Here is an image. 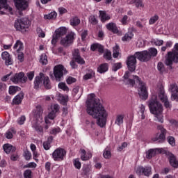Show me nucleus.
<instances>
[{
	"mask_svg": "<svg viewBox=\"0 0 178 178\" xmlns=\"http://www.w3.org/2000/svg\"><path fill=\"white\" fill-rule=\"evenodd\" d=\"M147 52H149L150 59L152 56L154 57L158 55V50L154 47L150 48Z\"/></svg>",
	"mask_w": 178,
	"mask_h": 178,
	"instance_id": "ea45409f",
	"label": "nucleus"
},
{
	"mask_svg": "<svg viewBox=\"0 0 178 178\" xmlns=\"http://www.w3.org/2000/svg\"><path fill=\"white\" fill-rule=\"evenodd\" d=\"M51 112L56 113L59 111V105L58 104H53L51 106Z\"/></svg>",
	"mask_w": 178,
	"mask_h": 178,
	"instance_id": "680f3d73",
	"label": "nucleus"
},
{
	"mask_svg": "<svg viewBox=\"0 0 178 178\" xmlns=\"http://www.w3.org/2000/svg\"><path fill=\"white\" fill-rule=\"evenodd\" d=\"M17 8L19 10H24L29 7L27 1L26 0H13Z\"/></svg>",
	"mask_w": 178,
	"mask_h": 178,
	"instance_id": "f3484780",
	"label": "nucleus"
},
{
	"mask_svg": "<svg viewBox=\"0 0 178 178\" xmlns=\"http://www.w3.org/2000/svg\"><path fill=\"white\" fill-rule=\"evenodd\" d=\"M156 154V151H155V149H151L147 152L146 158L147 159H151L152 156H155Z\"/></svg>",
	"mask_w": 178,
	"mask_h": 178,
	"instance_id": "79ce46f5",
	"label": "nucleus"
},
{
	"mask_svg": "<svg viewBox=\"0 0 178 178\" xmlns=\"http://www.w3.org/2000/svg\"><path fill=\"white\" fill-rule=\"evenodd\" d=\"M74 165L76 169H81V163L79 160V159H76L73 161Z\"/></svg>",
	"mask_w": 178,
	"mask_h": 178,
	"instance_id": "6e6d98bb",
	"label": "nucleus"
},
{
	"mask_svg": "<svg viewBox=\"0 0 178 178\" xmlns=\"http://www.w3.org/2000/svg\"><path fill=\"white\" fill-rule=\"evenodd\" d=\"M157 130H160L161 134L159 136L157 135L156 137L154 138L152 140L153 141H156L159 144H161L163 143L166 138L167 131L162 125H158Z\"/></svg>",
	"mask_w": 178,
	"mask_h": 178,
	"instance_id": "ddd939ff",
	"label": "nucleus"
},
{
	"mask_svg": "<svg viewBox=\"0 0 178 178\" xmlns=\"http://www.w3.org/2000/svg\"><path fill=\"white\" fill-rule=\"evenodd\" d=\"M72 56L73 60L75 62H77L79 65H84V63H86L84 59L81 58V56H80V51H79V49H74V51L72 52Z\"/></svg>",
	"mask_w": 178,
	"mask_h": 178,
	"instance_id": "dca6fc26",
	"label": "nucleus"
},
{
	"mask_svg": "<svg viewBox=\"0 0 178 178\" xmlns=\"http://www.w3.org/2000/svg\"><path fill=\"white\" fill-rule=\"evenodd\" d=\"M32 127L35 130V131H37V133L42 134L44 131V129L42 127H41V125L38 124V122H37V121L33 122Z\"/></svg>",
	"mask_w": 178,
	"mask_h": 178,
	"instance_id": "7c9ffc66",
	"label": "nucleus"
},
{
	"mask_svg": "<svg viewBox=\"0 0 178 178\" xmlns=\"http://www.w3.org/2000/svg\"><path fill=\"white\" fill-rule=\"evenodd\" d=\"M40 62L42 65H47V63H48V56H47V54H42L40 56Z\"/></svg>",
	"mask_w": 178,
	"mask_h": 178,
	"instance_id": "a19ab883",
	"label": "nucleus"
},
{
	"mask_svg": "<svg viewBox=\"0 0 178 178\" xmlns=\"http://www.w3.org/2000/svg\"><path fill=\"white\" fill-rule=\"evenodd\" d=\"M42 113H44V109L40 105L36 106V109L33 111V115L35 120H38L42 117Z\"/></svg>",
	"mask_w": 178,
	"mask_h": 178,
	"instance_id": "6ab92c4d",
	"label": "nucleus"
},
{
	"mask_svg": "<svg viewBox=\"0 0 178 178\" xmlns=\"http://www.w3.org/2000/svg\"><path fill=\"white\" fill-rule=\"evenodd\" d=\"M56 16H58V14L56 13V12H51L48 15H45L44 17V19L49 20L51 19H55Z\"/></svg>",
	"mask_w": 178,
	"mask_h": 178,
	"instance_id": "37998d69",
	"label": "nucleus"
},
{
	"mask_svg": "<svg viewBox=\"0 0 178 178\" xmlns=\"http://www.w3.org/2000/svg\"><path fill=\"white\" fill-rule=\"evenodd\" d=\"M10 81L14 83V84L26 83V81H27V76H25L23 72L16 73L10 77Z\"/></svg>",
	"mask_w": 178,
	"mask_h": 178,
	"instance_id": "f8f14e48",
	"label": "nucleus"
},
{
	"mask_svg": "<svg viewBox=\"0 0 178 178\" xmlns=\"http://www.w3.org/2000/svg\"><path fill=\"white\" fill-rule=\"evenodd\" d=\"M15 27L16 30H24V29H29L30 27V20L29 18H21L15 21Z\"/></svg>",
	"mask_w": 178,
	"mask_h": 178,
	"instance_id": "6e6552de",
	"label": "nucleus"
},
{
	"mask_svg": "<svg viewBox=\"0 0 178 178\" xmlns=\"http://www.w3.org/2000/svg\"><path fill=\"white\" fill-rule=\"evenodd\" d=\"M92 76H94V72L90 71L89 73H87L83 76V80H90V79H92Z\"/></svg>",
	"mask_w": 178,
	"mask_h": 178,
	"instance_id": "4d7b16f0",
	"label": "nucleus"
},
{
	"mask_svg": "<svg viewBox=\"0 0 178 178\" xmlns=\"http://www.w3.org/2000/svg\"><path fill=\"white\" fill-rule=\"evenodd\" d=\"M14 49H16L17 52H20V51H23L24 49V47L23 46V42L19 40H17L13 47Z\"/></svg>",
	"mask_w": 178,
	"mask_h": 178,
	"instance_id": "cd10ccee",
	"label": "nucleus"
},
{
	"mask_svg": "<svg viewBox=\"0 0 178 178\" xmlns=\"http://www.w3.org/2000/svg\"><path fill=\"white\" fill-rule=\"evenodd\" d=\"M5 2H6V0H0V9H5V10L9 12L10 15H13V12L12 11V7L9 6V5H6Z\"/></svg>",
	"mask_w": 178,
	"mask_h": 178,
	"instance_id": "a878e982",
	"label": "nucleus"
},
{
	"mask_svg": "<svg viewBox=\"0 0 178 178\" xmlns=\"http://www.w3.org/2000/svg\"><path fill=\"white\" fill-rule=\"evenodd\" d=\"M106 29H107V30L112 31V33H113L114 34H118V33H119V29H118L116 24H115L113 22L107 24Z\"/></svg>",
	"mask_w": 178,
	"mask_h": 178,
	"instance_id": "412c9836",
	"label": "nucleus"
},
{
	"mask_svg": "<svg viewBox=\"0 0 178 178\" xmlns=\"http://www.w3.org/2000/svg\"><path fill=\"white\" fill-rule=\"evenodd\" d=\"M65 155H66V151L62 148H57L52 153V158L54 161L60 162L65 159Z\"/></svg>",
	"mask_w": 178,
	"mask_h": 178,
	"instance_id": "9b49d317",
	"label": "nucleus"
},
{
	"mask_svg": "<svg viewBox=\"0 0 178 178\" xmlns=\"http://www.w3.org/2000/svg\"><path fill=\"white\" fill-rule=\"evenodd\" d=\"M166 66H172L173 63H178V43H176L172 51H168L165 57Z\"/></svg>",
	"mask_w": 178,
	"mask_h": 178,
	"instance_id": "39448f33",
	"label": "nucleus"
},
{
	"mask_svg": "<svg viewBox=\"0 0 178 178\" xmlns=\"http://www.w3.org/2000/svg\"><path fill=\"white\" fill-rule=\"evenodd\" d=\"M120 48H119V45L115 44V46L113 47V57L118 58L119 55H120Z\"/></svg>",
	"mask_w": 178,
	"mask_h": 178,
	"instance_id": "f704fd0d",
	"label": "nucleus"
},
{
	"mask_svg": "<svg viewBox=\"0 0 178 178\" xmlns=\"http://www.w3.org/2000/svg\"><path fill=\"white\" fill-rule=\"evenodd\" d=\"M135 56L136 59H138L140 62H148L151 60L149 58V52L147 50L136 52Z\"/></svg>",
	"mask_w": 178,
	"mask_h": 178,
	"instance_id": "4468645a",
	"label": "nucleus"
},
{
	"mask_svg": "<svg viewBox=\"0 0 178 178\" xmlns=\"http://www.w3.org/2000/svg\"><path fill=\"white\" fill-rule=\"evenodd\" d=\"M67 97L63 96V95H58V101H60L62 105H67Z\"/></svg>",
	"mask_w": 178,
	"mask_h": 178,
	"instance_id": "58836bf2",
	"label": "nucleus"
},
{
	"mask_svg": "<svg viewBox=\"0 0 178 178\" xmlns=\"http://www.w3.org/2000/svg\"><path fill=\"white\" fill-rule=\"evenodd\" d=\"M18 124H24V122H26V117L24 115L21 116L18 119Z\"/></svg>",
	"mask_w": 178,
	"mask_h": 178,
	"instance_id": "338daca9",
	"label": "nucleus"
},
{
	"mask_svg": "<svg viewBox=\"0 0 178 178\" xmlns=\"http://www.w3.org/2000/svg\"><path fill=\"white\" fill-rule=\"evenodd\" d=\"M119 69H122V63H117L113 65V72H118Z\"/></svg>",
	"mask_w": 178,
	"mask_h": 178,
	"instance_id": "5fc2aeb1",
	"label": "nucleus"
},
{
	"mask_svg": "<svg viewBox=\"0 0 178 178\" xmlns=\"http://www.w3.org/2000/svg\"><path fill=\"white\" fill-rule=\"evenodd\" d=\"M91 172V166L88 165H83V167L82 168V175H83V176H88V175H90V173Z\"/></svg>",
	"mask_w": 178,
	"mask_h": 178,
	"instance_id": "2f4dec72",
	"label": "nucleus"
},
{
	"mask_svg": "<svg viewBox=\"0 0 178 178\" xmlns=\"http://www.w3.org/2000/svg\"><path fill=\"white\" fill-rule=\"evenodd\" d=\"M126 84L131 87H134V84H138V95L141 99H147L148 98V91L147 90V86L144 81H141L138 76H134V79H129L125 81Z\"/></svg>",
	"mask_w": 178,
	"mask_h": 178,
	"instance_id": "7ed1b4c3",
	"label": "nucleus"
},
{
	"mask_svg": "<svg viewBox=\"0 0 178 178\" xmlns=\"http://www.w3.org/2000/svg\"><path fill=\"white\" fill-rule=\"evenodd\" d=\"M108 63H104L99 66V67L97 68V71L99 72V73H105V72H108Z\"/></svg>",
	"mask_w": 178,
	"mask_h": 178,
	"instance_id": "473e14b6",
	"label": "nucleus"
},
{
	"mask_svg": "<svg viewBox=\"0 0 178 178\" xmlns=\"http://www.w3.org/2000/svg\"><path fill=\"white\" fill-rule=\"evenodd\" d=\"M124 119V115H122V114L117 115L115 117V124H117V126H120L121 124H123Z\"/></svg>",
	"mask_w": 178,
	"mask_h": 178,
	"instance_id": "c85d7f7f",
	"label": "nucleus"
},
{
	"mask_svg": "<svg viewBox=\"0 0 178 178\" xmlns=\"http://www.w3.org/2000/svg\"><path fill=\"white\" fill-rule=\"evenodd\" d=\"M86 112L94 119H97L96 123L99 127H104L106 124L108 112L101 104L99 99L95 98V94L89 95V98L86 101Z\"/></svg>",
	"mask_w": 178,
	"mask_h": 178,
	"instance_id": "f257e3e1",
	"label": "nucleus"
},
{
	"mask_svg": "<svg viewBox=\"0 0 178 178\" xmlns=\"http://www.w3.org/2000/svg\"><path fill=\"white\" fill-rule=\"evenodd\" d=\"M24 156L26 161H30L31 159V153L29 150H26L24 153Z\"/></svg>",
	"mask_w": 178,
	"mask_h": 178,
	"instance_id": "052dcab7",
	"label": "nucleus"
},
{
	"mask_svg": "<svg viewBox=\"0 0 178 178\" xmlns=\"http://www.w3.org/2000/svg\"><path fill=\"white\" fill-rule=\"evenodd\" d=\"M170 90L172 93L178 92V87L176 83H172L170 86Z\"/></svg>",
	"mask_w": 178,
	"mask_h": 178,
	"instance_id": "3c124183",
	"label": "nucleus"
},
{
	"mask_svg": "<svg viewBox=\"0 0 178 178\" xmlns=\"http://www.w3.org/2000/svg\"><path fill=\"white\" fill-rule=\"evenodd\" d=\"M148 106L151 113L154 115L156 119L155 120L159 122V123H163V115H162V113L163 112V106L159 102H158L156 97L149 101Z\"/></svg>",
	"mask_w": 178,
	"mask_h": 178,
	"instance_id": "f03ea898",
	"label": "nucleus"
},
{
	"mask_svg": "<svg viewBox=\"0 0 178 178\" xmlns=\"http://www.w3.org/2000/svg\"><path fill=\"white\" fill-rule=\"evenodd\" d=\"M169 144L170 145H172V147H174V145H176V141L175 140V138L172 137V136H169L168 138H167Z\"/></svg>",
	"mask_w": 178,
	"mask_h": 178,
	"instance_id": "0e129e2a",
	"label": "nucleus"
},
{
	"mask_svg": "<svg viewBox=\"0 0 178 178\" xmlns=\"http://www.w3.org/2000/svg\"><path fill=\"white\" fill-rule=\"evenodd\" d=\"M76 81H77V79L72 76H68L67 79H66V83L67 84H69V85L73 84V83H76Z\"/></svg>",
	"mask_w": 178,
	"mask_h": 178,
	"instance_id": "13d9d810",
	"label": "nucleus"
},
{
	"mask_svg": "<svg viewBox=\"0 0 178 178\" xmlns=\"http://www.w3.org/2000/svg\"><path fill=\"white\" fill-rule=\"evenodd\" d=\"M134 36V35L133 34V32H127L122 38V41H130V40H131V38H133Z\"/></svg>",
	"mask_w": 178,
	"mask_h": 178,
	"instance_id": "4c0bfd02",
	"label": "nucleus"
},
{
	"mask_svg": "<svg viewBox=\"0 0 178 178\" xmlns=\"http://www.w3.org/2000/svg\"><path fill=\"white\" fill-rule=\"evenodd\" d=\"M89 22L91 23V24L95 25L98 23V21L97 20V18H95V16L91 15L89 17Z\"/></svg>",
	"mask_w": 178,
	"mask_h": 178,
	"instance_id": "e2e57ef3",
	"label": "nucleus"
},
{
	"mask_svg": "<svg viewBox=\"0 0 178 178\" xmlns=\"http://www.w3.org/2000/svg\"><path fill=\"white\" fill-rule=\"evenodd\" d=\"M99 17L102 23H105V22L110 20L111 16L106 14L105 11H99Z\"/></svg>",
	"mask_w": 178,
	"mask_h": 178,
	"instance_id": "bb28decb",
	"label": "nucleus"
},
{
	"mask_svg": "<svg viewBox=\"0 0 178 178\" xmlns=\"http://www.w3.org/2000/svg\"><path fill=\"white\" fill-rule=\"evenodd\" d=\"M52 140H54V137L50 136L47 138V140L43 143L44 149H45L46 151H48V149L51 148V143H52Z\"/></svg>",
	"mask_w": 178,
	"mask_h": 178,
	"instance_id": "c756f323",
	"label": "nucleus"
},
{
	"mask_svg": "<svg viewBox=\"0 0 178 178\" xmlns=\"http://www.w3.org/2000/svg\"><path fill=\"white\" fill-rule=\"evenodd\" d=\"M159 98L162 101V102H163L168 99V96H166L165 92L161 91L159 95Z\"/></svg>",
	"mask_w": 178,
	"mask_h": 178,
	"instance_id": "603ef678",
	"label": "nucleus"
},
{
	"mask_svg": "<svg viewBox=\"0 0 178 178\" xmlns=\"http://www.w3.org/2000/svg\"><path fill=\"white\" fill-rule=\"evenodd\" d=\"M66 33H67L66 27L65 26H61L57 29L52 36V40H51L52 45H55L58 42V40H59L60 37H63V35H65Z\"/></svg>",
	"mask_w": 178,
	"mask_h": 178,
	"instance_id": "1a4fd4ad",
	"label": "nucleus"
},
{
	"mask_svg": "<svg viewBox=\"0 0 178 178\" xmlns=\"http://www.w3.org/2000/svg\"><path fill=\"white\" fill-rule=\"evenodd\" d=\"M137 57H136V54L134 56L128 57L127 60V67L129 72H134L136 70V65L137 63Z\"/></svg>",
	"mask_w": 178,
	"mask_h": 178,
	"instance_id": "2eb2a0df",
	"label": "nucleus"
},
{
	"mask_svg": "<svg viewBox=\"0 0 178 178\" xmlns=\"http://www.w3.org/2000/svg\"><path fill=\"white\" fill-rule=\"evenodd\" d=\"M159 19V17L157 15L152 17L149 20V24H155V23L158 22Z\"/></svg>",
	"mask_w": 178,
	"mask_h": 178,
	"instance_id": "a18cd8bd",
	"label": "nucleus"
},
{
	"mask_svg": "<svg viewBox=\"0 0 178 178\" xmlns=\"http://www.w3.org/2000/svg\"><path fill=\"white\" fill-rule=\"evenodd\" d=\"M168 156L171 166H172V168H178V161L175 154L168 152Z\"/></svg>",
	"mask_w": 178,
	"mask_h": 178,
	"instance_id": "aec40b11",
	"label": "nucleus"
},
{
	"mask_svg": "<svg viewBox=\"0 0 178 178\" xmlns=\"http://www.w3.org/2000/svg\"><path fill=\"white\" fill-rule=\"evenodd\" d=\"M80 151L81 153V159H82V161H88V159L92 157L91 152L87 153L84 149H81Z\"/></svg>",
	"mask_w": 178,
	"mask_h": 178,
	"instance_id": "5701e85b",
	"label": "nucleus"
},
{
	"mask_svg": "<svg viewBox=\"0 0 178 178\" xmlns=\"http://www.w3.org/2000/svg\"><path fill=\"white\" fill-rule=\"evenodd\" d=\"M13 134H16V131H15V129L11 128L10 130H8L6 133V137L8 138V140H10L11 138H13Z\"/></svg>",
	"mask_w": 178,
	"mask_h": 178,
	"instance_id": "e433bc0d",
	"label": "nucleus"
},
{
	"mask_svg": "<svg viewBox=\"0 0 178 178\" xmlns=\"http://www.w3.org/2000/svg\"><path fill=\"white\" fill-rule=\"evenodd\" d=\"M67 70L62 65H56L54 68V76L56 81H60L63 74H67Z\"/></svg>",
	"mask_w": 178,
	"mask_h": 178,
	"instance_id": "423d86ee",
	"label": "nucleus"
},
{
	"mask_svg": "<svg viewBox=\"0 0 178 178\" xmlns=\"http://www.w3.org/2000/svg\"><path fill=\"white\" fill-rule=\"evenodd\" d=\"M18 88H19L17 86H10L9 94H10V95H15V94H16L17 92Z\"/></svg>",
	"mask_w": 178,
	"mask_h": 178,
	"instance_id": "09e8293b",
	"label": "nucleus"
},
{
	"mask_svg": "<svg viewBox=\"0 0 178 178\" xmlns=\"http://www.w3.org/2000/svg\"><path fill=\"white\" fill-rule=\"evenodd\" d=\"M42 80L44 88H46V90H51L52 86H51V81L49 80V77L45 76L42 72H40L39 75L35 77L33 88H35V90H38V88H40L41 86V84H42Z\"/></svg>",
	"mask_w": 178,
	"mask_h": 178,
	"instance_id": "20e7f679",
	"label": "nucleus"
},
{
	"mask_svg": "<svg viewBox=\"0 0 178 178\" xmlns=\"http://www.w3.org/2000/svg\"><path fill=\"white\" fill-rule=\"evenodd\" d=\"M152 44L156 45L157 47H161V45H163V40H153L152 41Z\"/></svg>",
	"mask_w": 178,
	"mask_h": 178,
	"instance_id": "864d4df0",
	"label": "nucleus"
},
{
	"mask_svg": "<svg viewBox=\"0 0 178 178\" xmlns=\"http://www.w3.org/2000/svg\"><path fill=\"white\" fill-rule=\"evenodd\" d=\"M157 69L160 73H163V72H165V65L160 62L158 63Z\"/></svg>",
	"mask_w": 178,
	"mask_h": 178,
	"instance_id": "bf43d9fd",
	"label": "nucleus"
},
{
	"mask_svg": "<svg viewBox=\"0 0 178 178\" xmlns=\"http://www.w3.org/2000/svg\"><path fill=\"white\" fill-rule=\"evenodd\" d=\"M103 156L105 158V159H111V150L108 149H105L104 152L103 153Z\"/></svg>",
	"mask_w": 178,
	"mask_h": 178,
	"instance_id": "de8ad7c7",
	"label": "nucleus"
},
{
	"mask_svg": "<svg viewBox=\"0 0 178 178\" xmlns=\"http://www.w3.org/2000/svg\"><path fill=\"white\" fill-rule=\"evenodd\" d=\"M24 168H37V164L34 162H31L24 165Z\"/></svg>",
	"mask_w": 178,
	"mask_h": 178,
	"instance_id": "774afa93",
	"label": "nucleus"
},
{
	"mask_svg": "<svg viewBox=\"0 0 178 178\" xmlns=\"http://www.w3.org/2000/svg\"><path fill=\"white\" fill-rule=\"evenodd\" d=\"M135 170L138 176H146L147 177H149V176L152 175V168H151V166H138Z\"/></svg>",
	"mask_w": 178,
	"mask_h": 178,
	"instance_id": "0eeeda50",
	"label": "nucleus"
},
{
	"mask_svg": "<svg viewBox=\"0 0 178 178\" xmlns=\"http://www.w3.org/2000/svg\"><path fill=\"white\" fill-rule=\"evenodd\" d=\"M58 88L63 90V91H69V87H67L66 83L63 82H60L58 83Z\"/></svg>",
	"mask_w": 178,
	"mask_h": 178,
	"instance_id": "c03bdc74",
	"label": "nucleus"
},
{
	"mask_svg": "<svg viewBox=\"0 0 178 178\" xmlns=\"http://www.w3.org/2000/svg\"><path fill=\"white\" fill-rule=\"evenodd\" d=\"M1 58L3 60H5L6 66H10V65H13V60L8 51H3L1 54Z\"/></svg>",
	"mask_w": 178,
	"mask_h": 178,
	"instance_id": "a211bd4d",
	"label": "nucleus"
},
{
	"mask_svg": "<svg viewBox=\"0 0 178 178\" xmlns=\"http://www.w3.org/2000/svg\"><path fill=\"white\" fill-rule=\"evenodd\" d=\"M23 98H24V93L21 92V93L18 94L13 99V105H19V104H22V101H23Z\"/></svg>",
	"mask_w": 178,
	"mask_h": 178,
	"instance_id": "b1692460",
	"label": "nucleus"
},
{
	"mask_svg": "<svg viewBox=\"0 0 178 178\" xmlns=\"http://www.w3.org/2000/svg\"><path fill=\"white\" fill-rule=\"evenodd\" d=\"M131 5L135 3V6L136 8H144V3H143V0H132L130 2Z\"/></svg>",
	"mask_w": 178,
	"mask_h": 178,
	"instance_id": "c9c22d12",
	"label": "nucleus"
},
{
	"mask_svg": "<svg viewBox=\"0 0 178 178\" xmlns=\"http://www.w3.org/2000/svg\"><path fill=\"white\" fill-rule=\"evenodd\" d=\"M3 148L6 154H10V152H15L16 151V147L9 143L3 145Z\"/></svg>",
	"mask_w": 178,
	"mask_h": 178,
	"instance_id": "4be33fe9",
	"label": "nucleus"
},
{
	"mask_svg": "<svg viewBox=\"0 0 178 178\" xmlns=\"http://www.w3.org/2000/svg\"><path fill=\"white\" fill-rule=\"evenodd\" d=\"M49 133L53 136H56L58 134L60 133V128L59 127L53 128L50 130Z\"/></svg>",
	"mask_w": 178,
	"mask_h": 178,
	"instance_id": "49530a36",
	"label": "nucleus"
},
{
	"mask_svg": "<svg viewBox=\"0 0 178 178\" xmlns=\"http://www.w3.org/2000/svg\"><path fill=\"white\" fill-rule=\"evenodd\" d=\"M104 57L105 59H107V60H111V59H112V52L109 50H106Z\"/></svg>",
	"mask_w": 178,
	"mask_h": 178,
	"instance_id": "8fccbe9b",
	"label": "nucleus"
},
{
	"mask_svg": "<svg viewBox=\"0 0 178 178\" xmlns=\"http://www.w3.org/2000/svg\"><path fill=\"white\" fill-rule=\"evenodd\" d=\"M91 51H98L100 54H104V46L98 43H94L90 46Z\"/></svg>",
	"mask_w": 178,
	"mask_h": 178,
	"instance_id": "393cba45",
	"label": "nucleus"
},
{
	"mask_svg": "<svg viewBox=\"0 0 178 178\" xmlns=\"http://www.w3.org/2000/svg\"><path fill=\"white\" fill-rule=\"evenodd\" d=\"M75 35L76 33L70 32L65 38H61L60 44L65 47H70L73 44V41H74Z\"/></svg>",
	"mask_w": 178,
	"mask_h": 178,
	"instance_id": "9d476101",
	"label": "nucleus"
},
{
	"mask_svg": "<svg viewBox=\"0 0 178 178\" xmlns=\"http://www.w3.org/2000/svg\"><path fill=\"white\" fill-rule=\"evenodd\" d=\"M31 170H26L24 172V178H31Z\"/></svg>",
	"mask_w": 178,
	"mask_h": 178,
	"instance_id": "69168bd1",
	"label": "nucleus"
},
{
	"mask_svg": "<svg viewBox=\"0 0 178 178\" xmlns=\"http://www.w3.org/2000/svg\"><path fill=\"white\" fill-rule=\"evenodd\" d=\"M80 19L77 17H73L70 19V24L71 26H73V27H76V26H79L80 24Z\"/></svg>",
	"mask_w": 178,
	"mask_h": 178,
	"instance_id": "72a5a7b5",
	"label": "nucleus"
}]
</instances>
